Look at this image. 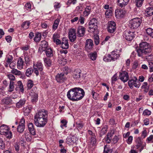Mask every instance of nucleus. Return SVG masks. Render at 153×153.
Wrapping results in <instances>:
<instances>
[{"instance_id":"473e14b6","label":"nucleus","mask_w":153,"mask_h":153,"mask_svg":"<svg viewBox=\"0 0 153 153\" xmlns=\"http://www.w3.org/2000/svg\"><path fill=\"white\" fill-rule=\"evenodd\" d=\"M45 51V53L48 57H51L53 56V51L51 48H47Z\"/></svg>"},{"instance_id":"ddd939ff","label":"nucleus","mask_w":153,"mask_h":153,"mask_svg":"<svg viewBox=\"0 0 153 153\" xmlns=\"http://www.w3.org/2000/svg\"><path fill=\"white\" fill-rule=\"evenodd\" d=\"M108 31L111 33H114L116 30V27L115 23L112 21H111L108 22Z\"/></svg>"},{"instance_id":"bf43d9fd","label":"nucleus","mask_w":153,"mask_h":153,"mask_svg":"<svg viewBox=\"0 0 153 153\" xmlns=\"http://www.w3.org/2000/svg\"><path fill=\"white\" fill-rule=\"evenodd\" d=\"M7 77L10 80V81H14L15 79V76L11 74L7 75Z\"/></svg>"},{"instance_id":"6e6d98bb","label":"nucleus","mask_w":153,"mask_h":153,"mask_svg":"<svg viewBox=\"0 0 153 153\" xmlns=\"http://www.w3.org/2000/svg\"><path fill=\"white\" fill-rule=\"evenodd\" d=\"M33 85V82L31 80H29L28 81L27 87L28 89H30L32 87Z\"/></svg>"},{"instance_id":"ea45409f","label":"nucleus","mask_w":153,"mask_h":153,"mask_svg":"<svg viewBox=\"0 0 153 153\" xmlns=\"http://www.w3.org/2000/svg\"><path fill=\"white\" fill-rule=\"evenodd\" d=\"M33 72L34 70L32 68H28L26 71V75L27 76L29 77L31 75Z\"/></svg>"},{"instance_id":"338daca9","label":"nucleus","mask_w":153,"mask_h":153,"mask_svg":"<svg viewBox=\"0 0 153 153\" xmlns=\"http://www.w3.org/2000/svg\"><path fill=\"white\" fill-rule=\"evenodd\" d=\"M107 128V126H106L103 127L101 131L100 134L102 135L105 134L106 132Z\"/></svg>"},{"instance_id":"5fc2aeb1","label":"nucleus","mask_w":153,"mask_h":153,"mask_svg":"<svg viewBox=\"0 0 153 153\" xmlns=\"http://www.w3.org/2000/svg\"><path fill=\"white\" fill-rule=\"evenodd\" d=\"M103 60L104 61L107 62H110L112 61L111 58H110V56H109V54L104 56L103 58Z\"/></svg>"},{"instance_id":"8fccbe9b","label":"nucleus","mask_w":153,"mask_h":153,"mask_svg":"<svg viewBox=\"0 0 153 153\" xmlns=\"http://www.w3.org/2000/svg\"><path fill=\"white\" fill-rule=\"evenodd\" d=\"M25 63L26 65H27L29 64V62L30 60V57L27 54L25 55Z\"/></svg>"},{"instance_id":"4468645a","label":"nucleus","mask_w":153,"mask_h":153,"mask_svg":"<svg viewBox=\"0 0 153 153\" xmlns=\"http://www.w3.org/2000/svg\"><path fill=\"white\" fill-rule=\"evenodd\" d=\"M126 12V11L124 9H117L115 11V16L118 19L122 18L124 17Z\"/></svg>"},{"instance_id":"c85d7f7f","label":"nucleus","mask_w":153,"mask_h":153,"mask_svg":"<svg viewBox=\"0 0 153 153\" xmlns=\"http://www.w3.org/2000/svg\"><path fill=\"white\" fill-rule=\"evenodd\" d=\"M32 108L31 106L30 105L28 106L26 108H24L23 111L25 115H28L30 112Z\"/></svg>"},{"instance_id":"f257e3e1","label":"nucleus","mask_w":153,"mask_h":153,"mask_svg":"<svg viewBox=\"0 0 153 153\" xmlns=\"http://www.w3.org/2000/svg\"><path fill=\"white\" fill-rule=\"evenodd\" d=\"M85 95L83 89L79 87H75L70 89L67 92L68 99L72 101H77L82 99Z\"/></svg>"},{"instance_id":"aec40b11","label":"nucleus","mask_w":153,"mask_h":153,"mask_svg":"<svg viewBox=\"0 0 153 153\" xmlns=\"http://www.w3.org/2000/svg\"><path fill=\"white\" fill-rule=\"evenodd\" d=\"M61 47L62 48L64 49H68L69 47L68 39L66 38H63L61 42Z\"/></svg>"},{"instance_id":"09e8293b","label":"nucleus","mask_w":153,"mask_h":153,"mask_svg":"<svg viewBox=\"0 0 153 153\" xmlns=\"http://www.w3.org/2000/svg\"><path fill=\"white\" fill-rule=\"evenodd\" d=\"M14 82L13 81H10L9 85V91L12 92L14 89Z\"/></svg>"},{"instance_id":"7ed1b4c3","label":"nucleus","mask_w":153,"mask_h":153,"mask_svg":"<svg viewBox=\"0 0 153 153\" xmlns=\"http://www.w3.org/2000/svg\"><path fill=\"white\" fill-rule=\"evenodd\" d=\"M47 111L44 109L40 110L34 116V122L38 124H46L48 121Z\"/></svg>"},{"instance_id":"c9c22d12","label":"nucleus","mask_w":153,"mask_h":153,"mask_svg":"<svg viewBox=\"0 0 153 153\" xmlns=\"http://www.w3.org/2000/svg\"><path fill=\"white\" fill-rule=\"evenodd\" d=\"M4 103L7 105H8L12 104V100L10 97H7L5 98L3 100Z\"/></svg>"},{"instance_id":"20e7f679","label":"nucleus","mask_w":153,"mask_h":153,"mask_svg":"<svg viewBox=\"0 0 153 153\" xmlns=\"http://www.w3.org/2000/svg\"><path fill=\"white\" fill-rule=\"evenodd\" d=\"M142 22V20L140 18H135L130 20L129 26L132 29H135L140 27Z\"/></svg>"},{"instance_id":"c756f323","label":"nucleus","mask_w":153,"mask_h":153,"mask_svg":"<svg viewBox=\"0 0 153 153\" xmlns=\"http://www.w3.org/2000/svg\"><path fill=\"white\" fill-rule=\"evenodd\" d=\"M144 29L147 34L153 38V29L151 28H146V27H144Z\"/></svg>"},{"instance_id":"a18cd8bd","label":"nucleus","mask_w":153,"mask_h":153,"mask_svg":"<svg viewBox=\"0 0 153 153\" xmlns=\"http://www.w3.org/2000/svg\"><path fill=\"white\" fill-rule=\"evenodd\" d=\"M25 126L24 125H19L17 127V131L20 133L22 132L25 129Z\"/></svg>"},{"instance_id":"4c0bfd02","label":"nucleus","mask_w":153,"mask_h":153,"mask_svg":"<svg viewBox=\"0 0 153 153\" xmlns=\"http://www.w3.org/2000/svg\"><path fill=\"white\" fill-rule=\"evenodd\" d=\"M30 24V22L28 21H26L23 23L21 25V27L24 29L28 28Z\"/></svg>"},{"instance_id":"69168bd1","label":"nucleus","mask_w":153,"mask_h":153,"mask_svg":"<svg viewBox=\"0 0 153 153\" xmlns=\"http://www.w3.org/2000/svg\"><path fill=\"white\" fill-rule=\"evenodd\" d=\"M119 139V138L118 137V136L115 135L112 139V142L114 144L118 142Z\"/></svg>"},{"instance_id":"052dcab7","label":"nucleus","mask_w":153,"mask_h":153,"mask_svg":"<svg viewBox=\"0 0 153 153\" xmlns=\"http://www.w3.org/2000/svg\"><path fill=\"white\" fill-rule=\"evenodd\" d=\"M22 136L23 137H24L25 138V139L28 141H30L31 140L30 135H29L27 133L25 134L24 135Z\"/></svg>"},{"instance_id":"5701e85b","label":"nucleus","mask_w":153,"mask_h":153,"mask_svg":"<svg viewBox=\"0 0 153 153\" xmlns=\"http://www.w3.org/2000/svg\"><path fill=\"white\" fill-rule=\"evenodd\" d=\"M17 68L21 70L23 68V67L24 64V62L21 58H19L17 62Z\"/></svg>"},{"instance_id":"2f4dec72","label":"nucleus","mask_w":153,"mask_h":153,"mask_svg":"<svg viewBox=\"0 0 153 153\" xmlns=\"http://www.w3.org/2000/svg\"><path fill=\"white\" fill-rule=\"evenodd\" d=\"M59 22L60 19L58 18L57 19L55 20L54 23L52 26V29L53 30H55L57 29L58 27Z\"/></svg>"},{"instance_id":"9b49d317","label":"nucleus","mask_w":153,"mask_h":153,"mask_svg":"<svg viewBox=\"0 0 153 153\" xmlns=\"http://www.w3.org/2000/svg\"><path fill=\"white\" fill-rule=\"evenodd\" d=\"M94 44L92 40L88 39L86 40L85 42V49L88 52L91 51L93 48Z\"/></svg>"},{"instance_id":"e433bc0d","label":"nucleus","mask_w":153,"mask_h":153,"mask_svg":"<svg viewBox=\"0 0 153 153\" xmlns=\"http://www.w3.org/2000/svg\"><path fill=\"white\" fill-rule=\"evenodd\" d=\"M28 129L31 134L33 135H35L36 133L34 128H33V125H28Z\"/></svg>"},{"instance_id":"774afa93","label":"nucleus","mask_w":153,"mask_h":153,"mask_svg":"<svg viewBox=\"0 0 153 153\" xmlns=\"http://www.w3.org/2000/svg\"><path fill=\"white\" fill-rule=\"evenodd\" d=\"M149 71L150 72L153 71V62H149Z\"/></svg>"},{"instance_id":"9d476101","label":"nucleus","mask_w":153,"mask_h":153,"mask_svg":"<svg viewBox=\"0 0 153 153\" xmlns=\"http://www.w3.org/2000/svg\"><path fill=\"white\" fill-rule=\"evenodd\" d=\"M135 35L134 32L128 30L124 32L123 36L126 40L131 41L135 37Z\"/></svg>"},{"instance_id":"c03bdc74","label":"nucleus","mask_w":153,"mask_h":153,"mask_svg":"<svg viewBox=\"0 0 153 153\" xmlns=\"http://www.w3.org/2000/svg\"><path fill=\"white\" fill-rule=\"evenodd\" d=\"M112 11L111 9L107 10L105 13V15L107 18H109L112 16Z\"/></svg>"},{"instance_id":"39448f33","label":"nucleus","mask_w":153,"mask_h":153,"mask_svg":"<svg viewBox=\"0 0 153 153\" xmlns=\"http://www.w3.org/2000/svg\"><path fill=\"white\" fill-rule=\"evenodd\" d=\"M97 21L95 18H93L91 20L89 23V29L88 31L91 33H94L97 30Z\"/></svg>"},{"instance_id":"dca6fc26","label":"nucleus","mask_w":153,"mask_h":153,"mask_svg":"<svg viewBox=\"0 0 153 153\" xmlns=\"http://www.w3.org/2000/svg\"><path fill=\"white\" fill-rule=\"evenodd\" d=\"M48 43L47 41L45 40L42 41L39 48V52L41 53L43 51H45L48 48Z\"/></svg>"},{"instance_id":"680f3d73","label":"nucleus","mask_w":153,"mask_h":153,"mask_svg":"<svg viewBox=\"0 0 153 153\" xmlns=\"http://www.w3.org/2000/svg\"><path fill=\"white\" fill-rule=\"evenodd\" d=\"M61 7L60 3L57 2H55L54 4V7L55 9L56 10L60 8Z\"/></svg>"},{"instance_id":"f704fd0d","label":"nucleus","mask_w":153,"mask_h":153,"mask_svg":"<svg viewBox=\"0 0 153 153\" xmlns=\"http://www.w3.org/2000/svg\"><path fill=\"white\" fill-rule=\"evenodd\" d=\"M11 73L14 75L17 76L22 75V73L20 71L17 70V69H13L11 71Z\"/></svg>"},{"instance_id":"0e129e2a","label":"nucleus","mask_w":153,"mask_h":153,"mask_svg":"<svg viewBox=\"0 0 153 153\" xmlns=\"http://www.w3.org/2000/svg\"><path fill=\"white\" fill-rule=\"evenodd\" d=\"M117 80V74H115L111 78V83L112 84H114L115 82Z\"/></svg>"},{"instance_id":"a211bd4d","label":"nucleus","mask_w":153,"mask_h":153,"mask_svg":"<svg viewBox=\"0 0 153 153\" xmlns=\"http://www.w3.org/2000/svg\"><path fill=\"white\" fill-rule=\"evenodd\" d=\"M81 74V71L80 69H76L73 73V78L76 80H78L80 77Z\"/></svg>"},{"instance_id":"2eb2a0df","label":"nucleus","mask_w":153,"mask_h":153,"mask_svg":"<svg viewBox=\"0 0 153 153\" xmlns=\"http://www.w3.org/2000/svg\"><path fill=\"white\" fill-rule=\"evenodd\" d=\"M119 77L121 80L124 82H126L129 79L128 74L126 71L120 72Z\"/></svg>"},{"instance_id":"6ab92c4d","label":"nucleus","mask_w":153,"mask_h":153,"mask_svg":"<svg viewBox=\"0 0 153 153\" xmlns=\"http://www.w3.org/2000/svg\"><path fill=\"white\" fill-rule=\"evenodd\" d=\"M109 54V56L112 61H114L119 58L120 54L117 51H113Z\"/></svg>"},{"instance_id":"f3484780","label":"nucleus","mask_w":153,"mask_h":153,"mask_svg":"<svg viewBox=\"0 0 153 153\" xmlns=\"http://www.w3.org/2000/svg\"><path fill=\"white\" fill-rule=\"evenodd\" d=\"M85 28L82 26H79L77 28V36L79 37H83L85 35Z\"/></svg>"},{"instance_id":"3c124183","label":"nucleus","mask_w":153,"mask_h":153,"mask_svg":"<svg viewBox=\"0 0 153 153\" xmlns=\"http://www.w3.org/2000/svg\"><path fill=\"white\" fill-rule=\"evenodd\" d=\"M24 9L25 10L27 11H31V5L29 3H26L24 7Z\"/></svg>"},{"instance_id":"864d4df0","label":"nucleus","mask_w":153,"mask_h":153,"mask_svg":"<svg viewBox=\"0 0 153 153\" xmlns=\"http://www.w3.org/2000/svg\"><path fill=\"white\" fill-rule=\"evenodd\" d=\"M94 42L96 45H98L99 43V37L98 36L95 35L94 36Z\"/></svg>"},{"instance_id":"0eeeda50","label":"nucleus","mask_w":153,"mask_h":153,"mask_svg":"<svg viewBox=\"0 0 153 153\" xmlns=\"http://www.w3.org/2000/svg\"><path fill=\"white\" fill-rule=\"evenodd\" d=\"M37 89L36 88L34 87L31 90L29 93V95L31 97V101L33 102H36L38 99V94L36 91Z\"/></svg>"},{"instance_id":"cd10ccee","label":"nucleus","mask_w":153,"mask_h":153,"mask_svg":"<svg viewBox=\"0 0 153 153\" xmlns=\"http://www.w3.org/2000/svg\"><path fill=\"white\" fill-rule=\"evenodd\" d=\"M42 37L41 33H37L35 35L34 40L36 42H39L41 40Z\"/></svg>"},{"instance_id":"603ef678","label":"nucleus","mask_w":153,"mask_h":153,"mask_svg":"<svg viewBox=\"0 0 153 153\" xmlns=\"http://www.w3.org/2000/svg\"><path fill=\"white\" fill-rule=\"evenodd\" d=\"M145 58L146 59L152 61L153 60V55L152 54H150L149 55H148V54L146 55L143 58Z\"/></svg>"},{"instance_id":"de8ad7c7","label":"nucleus","mask_w":153,"mask_h":153,"mask_svg":"<svg viewBox=\"0 0 153 153\" xmlns=\"http://www.w3.org/2000/svg\"><path fill=\"white\" fill-rule=\"evenodd\" d=\"M17 86L19 88L20 91L22 92H23L24 91L23 85L21 81H19L18 82Z\"/></svg>"},{"instance_id":"412c9836","label":"nucleus","mask_w":153,"mask_h":153,"mask_svg":"<svg viewBox=\"0 0 153 153\" xmlns=\"http://www.w3.org/2000/svg\"><path fill=\"white\" fill-rule=\"evenodd\" d=\"M114 131L113 130H111L108 133L105 140L106 142L107 143H110L111 142L112 137L114 134Z\"/></svg>"},{"instance_id":"f8f14e48","label":"nucleus","mask_w":153,"mask_h":153,"mask_svg":"<svg viewBox=\"0 0 153 153\" xmlns=\"http://www.w3.org/2000/svg\"><path fill=\"white\" fill-rule=\"evenodd\" d=\"M68 37L70 41L71 42L74 41L76 39V30L75 29L71 28L68 32Z\"/></svg>"},{"instance_id":"a19ab883","label":"nucleus","mask_w":153,"mask_h":153,"mask_svg":"<svg viewBox=\"0 0 153 153\" xmlns=\"http://www.w3.org/2000/svg\"><path fill=\"white\" fill-rule=\"evenodd\" d=\"M144 0H133L134 2L136 3V5L138 7H141Z\"/></svg>"},{"instance_id":"e2e57ef3","label":"nucleus","mask_w":153,"mask_h":153,"mask_svg":"<svg viewBox=\"0 0 153 153\" xmlns=\"http://www.w3.org/2000/svg\"><path fill=\"white\" fill-rule=\"evenodd\" d=\"M147 143H153V135H151L147 139Z\"/></svg>"},{"instance_id":"4be33fe9","label":"nucleus","mask_w":153,"mask_h":153,"mask_svg":"<svg viewBox=\"0 0 153 153\" xmlns=\"http://www.w3.org/2000/svg\"><path fill=\"white\" fill-rule=\"evenodd\" d=\"M130 0H118V5L121 7H125L128 3Z\"/></svg>"},{"instance_id":"72a5a7b5","label":"nucleus","mask_w":153,"mask_h":153,"mask_svg":"<svg viewBox=\"0 0 153 153\" xmlns=\"http://www.w3.org/2000/svg\"><path fill=\"white\" fill-rule=\"evenodd\" d=\"M147 15L151 16L153 15V7H149L147 8L146 10Z\"/></svg>"},{"instance_id":"1a4fd4ad","label":"nucleus","mask_w":153,"mask_h":153,"mask_svg":"<svg viewBox=\"0 0 153 153\" xmlns=\"http://www.w3.org/2000/svg\"><path fill=\"white\" fill-rule=\"evenodd\" d=\"M34 72L37 76L39 75V71H42L43 69V65L42 63L40 62H38L33 65Z\"/></svg>"},{"instance_id":"13d9d810","label":"nucleus","mask_w":153,"mask_h":153,"mask_svg":"<svg viewBox=\"0 0 153 153\" xmlns=\"http://www.w3.org/2000/svg\"><path fill=\"white\" fill-rule=\"evenodd\" d=\"M151 112L150 111L146 109L144 111L143 115L144 116H149L151 115Z\"/></svg>"},{"instance_id":"4d7b16f0","label":"nucleus","mask_w":153,"mask_h":153,"mask_svg":"<svg viewBox=\"0 0 153 153\" xmlns=\"http://www.w3.org/2000/svg\"><path fill=\"white\" fill-rule=\"evenodd\" d=\"M112 152L111 150L107 146L104 147V153H111Z\"/></svg>"},{"instance_id":"a878e982","label":"nucleus","mask_w":153,"mask_h":153,"mask_svg":"<svg viewBox=\"0 0 153 153\" xmlns=\"http://www.w3.org/2000/svg\"><path fill=\"white\" fill-rule=\"evenodd\" d=\"M78 140V138L75 136H70L68 137L67 139V141L70 143L75 142L76 141Z\"/></svg>"},{"instance_id":"49530a36","label":"nucleus","mask_w":153,"mask_h":153,"mask_svg":"<svg viewBox=\"0 0 153 153\" xmlns=\"http://www.w3.org/2000/svg\"><path fill=\"white\" fill-rule=\"evenodd\" d=\"M3 135H5L7 138L10 139L12 138V133L11 132L8 131Z\"/></svg>"},{"instance_id":"b1692460","label":"nucleus","mask_w":153,"mask_h":153,"mask_svg":"<svg viewBox=\"0 0 153 153\" xmlns=\"http://www.w3.org/2000/svg\"><path fill=\"white\" fill-rule=\"evenodd\" d=\"M8 127L6 125H2L0 127V134L3 135L8 131Z\"/></svg>"},{"instance_id":"7c9ffc66","label":"nucleus","mask_w":153,"mask_h":153,"mask_svg":"<svg viewBox=\"0 0 153 153\" xmlns=\"http://www.w3.org/2000/svg\"><path fill=\"white\" fill-rule=\"evenodd\" d=\"M91 7L90 6H87L85 8V10L83 12V15L85 16H88L91 12Z\"/></svg>"},{"instance_id":"393cba45","label":"nucleus","mask_w":153,"mask_h":153,"mask_svg":"<svg viewBox=\"0 0 153 153\" xmlns=\"http://www.w3.org/2000/svg\"><path fill=\"white\" fill-rule=\"evenodd\" d=\"M96 143L95 135H92V137H90L89 146L91 147L95 146Z\"/></svg>"},{"instance_id":"423d86ee","label":"nucleus","mask_w":153,"mask_h":153,"mask_svg":"<svg viewBox=\"0 0 153 153\" xmlns=\"http://www.w3.org/2000/svg\"><path fill=\"white\" fill-rule=\"evenodd\" d=\"M128 85L131 88H132L133 86L136 88H139L140 85V83L136 77H134L133 79L128 81Z\"/></svg>"},{"instance_id":"6e6552de","label":"nucleus","mask_w":153,"mask_h":153,"mask_svg":"<svg viewBox=\"0 0 153 153\" xmlns=\"http://www.w3.org/2000/svg\"><path fill=\"white\" fill-rule=\"evenodd\" d=\"M67 73L62 72L58 74L56 76L55 78L57 82L59 83H62L66 81L67 79L66 76Z\"/></svg>"},{"instance_id":"f03ea898","label":"nucleus","mask_w":153,"mask_h":153,"mask_svg":"<svg viewBox=\"0 0 153 153\" xmlns=\"http://www.w3.org/2000/svg\"><path fill=\"white\" fill-rule=\"evenodd\" d=\"M152 51L149 44L146 42H143L139 44V47L136 49L138 56L142 58L147 54L150 53Z\"/></svg>"},{"instance_id":"58836bf2","label":"nucleus","mask_w":153,"mask_h":153,"mask_svg":"<svg viewBox=\"0 0 153 153\" xmlns=\"http://www.w3.org/2000/svg\"><path fill=\"white\" fill-rule=\"evenodd\" d=\"M25 102V100L24 99L20 100L19 102L16 103V107L18 108L21 107L24 105Z\"/></svg>"},{"instance_id":"37998d69","label":"nucleus","mask_w":153,"mask_h":153,"mask_svg":"<svg viewBox=\"0 0 153 153\" xmlns=\"http://www.w3.org/2000/svg\"><path fill=\"white\" fill-rule=\"evenodd\" d=\"M44 61L45 64L46 66L50 67L51 65V62L50 59L48 58H44Z\"/></svg>"},{"instance_id":"79ce46f5","label":"nucleus","mask_w":153,"mask_h":153,"mask_svg":"<svg viewBox=\"0 0 153 153\" xmlns=\"http://www.w3.org/2000/svg\"><path fill=\"white\" fill-rule=\"evenodd\" d=\"M89 56L92 60H95L96 59L97 57V53L95 52L91 53L89 54Z\"/></svg>"},{"instance_id":"bb28decb","label":"nucleus","mask_w":153,"mask_h":153,"mask_svg":"<svg viewBox=\"0 0 153 153\" xmlns=\"http://www.w3.org/2000/svg\"><path fill=\"white\" fill-rule=\"evenodd\" d=\"M136 143H137V145L134 147L135 149H138L142 144L143 142L142 141L141 138L140 137H138L136 140Z\"/></svg>"}]
</instances>
